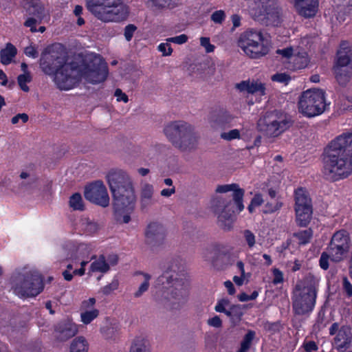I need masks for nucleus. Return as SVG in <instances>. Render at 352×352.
<instances>
[{
  "mask_svg": "<svg viewBox=\"0 0 352 352\" xmlns=\"http://www.w3.org/2000/svg\"><path fill=\"white\" fill-rule=\"evenodd\" d=\"M83 225L86 232L89 234L96 233L100 229V225L97 222L89 219H85Z\"/></svg>",
  "mask_w": 352,
  "mask_h": 352,
  "instance_id": "obj_43",
  "label": "nucleus"
},
{
  "mask_svg": "<svg viewBox=\"0 0 352 352\" xmlns=\"http://www.w3.org/2000/svg\"><path fill=\"white\" fill-rule=\"evenodd\" d=\"M76 248L71 242L64 243L58 251V258L61 260L75 259Z\"/></svg>",
  "mask_w": 352,
  "mask_h": 352,
  "instance_id": "obj_27",
  "label": "nucleus"
},
{
  "mask_svg": "<svg viewBox=\"0 0 352 352\" xmlns=\"http://www.w3.org/2000/svg\"><path fill=\"white\" fill-rule=\"evenodd\" d=\"M329 334L335 336L333 343L337 349L342 350L349 347L352 340L351 329L349 326H340L338 322H334L329 328Z\"/></svg>",
  "mask_w": 352,
  "mask_h": 352,
  "instance_id": "obj_19",
  "label": "nucleus"
},
{
  "mask_svg": "<svg viewBox=\"0 0 352 352\" xmlns=\"http://www.w3.org/2000/svg\"><path fill=\"white\" fill-rule=\"evenodd\" d=\"M238 46L251 58H260L269 52V48L263 43L261 31L248 30L243 32L238 40Z\"/></svg>",
  "mask_w": 352,
  "mask_h": 352,
  "instance_id": "obj_8",
  "label": "nucleus"
},
{
  "mask_svg": "<svg viewBox=\"0 0 352 352\" xmlns=\"http://www.w3.org/2000/svg\"><path fill=\"white\" fill-rule=\"evenodd\" d=\"M153 186L149 184H144L141 189L140 204L142 208H146L155 204L153 198Z\"/></svg>",
  "mask_w": 352,
  "mask_h": 352,
  "instance_id": "obj_25",
  "label": "nucleus"
},
{
  "mask_svg": "<svg viewBox=\"0 0 352 352\" xmlns=\"http://www.w3.org/2000/svg\"><path fill=\"white\" fill-rule=\"evenodd\" d=\"M158 50L160 51L164 56H170L173 52L170 44L168 43H161L158 46Z\"/></svg>",
  "mask_w": 352,
  "mask_h": 352,
  "instance_id": "obj_60",
  "label": "nucleus"
},
{
  "mask_svg": "<svg viewBox=\"0 0 352 352\" xmlns=\"http://www.w3.org/2000/svg\"><path fill=\"white\" fill-rule=\"evenodd\" d=\"M276 54L281 55L286 58H292L293 56V49L292 47H287L282 50H277Z\"/></svg>",
  "mask_w": 352,
  "mask_h": 352,
  "instance_id": "obj_63",
  "label": "nucleus"
},
{
  "mask_svg": "<svg viewBox=\"0 0 352 352\" xmlns=\"http://www.w3.org/2000/svg\"><path fill=\"white\" fill-rule=\"evenodd\" d=\"M289 117L278 111L267 113L258 121V130L267 136H278L291 126Z\"/></svg>",
  "mask_w": 352,
  "mask_h": 352,
  "instance_id": "obj_11",
  "label": "nucleus"
},
{
  "mask_svg": "<svg viewBox=\"0 0 352 352\" xmlns=\"http://www.w3.org/2000/svg\"><path fill=\"white\" fill-rule=\"evenodd\" d=\"M163 131L172 145L182 153H190L198 148L199 133L188 122L183 120L170 122Z\"/></svg>",
  "mask_w": 352,
  "mask_h": 352,
  "instance_id": "obj_5",
  "label": "nucleus"
},
{
  "mask_svg": "<svg viewBox=\"0 0 352 352\" xmlns=\"http://www.w3.org/2000/svg\"><path fill=\"white\" fill-rule=\"evenodd\" d=\"M108 75V67L99 56H94L86 60L82 71V76L89 82L97 84L104 81Z\"/></svg>",
  "mask_w": 352,
  "mask_h": 352,
  "instance_id": "obj_15",
  "label": "nucleus"
},
{
  "mask_svg": "<svg viewBox=\"0 0 352 352\" xmlns=\"http://www.w3.org/2000/svg\"><path fill=\"white\" fill-rule=\"evenodd\" d=\"M318 285V280L311 274L296 285L292 295V310L295 315H309L314 310Z\"/></svg>",
  "mask_w": 352,
  "mask_h": 352,
  "instance_id": "obj_6",
  "label": "nucleus"
},
{
  "mask_svg": "<svg viewBox=\"0 0 352 352\" xmlns=\"http://www.w3.org/2000/svg\"><path fill=\"white\" fill-rule=\"evenodd\" d=\"M109 265L103 255H100L91 264L90 269L92 272L106 273L109 270Z\"/></svg>",
  "mask_w": 352,
  "mask_h": 352,
  "instance_id": "obj_30",
  "label": "nucleus"
},
{
  "mask_svg": "<svg viewBox=\"0 0 352 352\" xmlns=\"http://www.w3.org/2000/svg\"><path fill=\"white\" fill-rule=\"evenodd\" d=\"M352 45L347 41H342L337 52L335 67H352Z\"/></svg>",
  "mask_w": 352,
  "mask_h": 352,
  "instance_id": "obj_22",
  "label": "nucleus"
},
{
  "mask_svg": "<svg viewBox=\"0 0 352 352\" xmlns=\"http://www.w3.org/2000/svg\"><path fill=\"white\" fill-rule=\"evenodd\" d=\"M69 64L66 52L60 45L47 48L40 59L41 68L47 75H53L57 70Z\"/></svg>",
  "mask_w": 352,
  "mask_h": 352,
  "instance_id": "obj_12",
  "label": "nucleus"
},
{
  "mask_svg": "<svg viewBox=\"0 0 352 352\" xmlns=\"http://www.w3.org/2000/svg\"><path fill=\"white\" fill-rule=\"evenodd\" d=\"M17 80L19 87L23 91H29V87L26 83L31 81V76L30 73L20 74L17 78Z\"/></svg>",
  "mask_w": 352,
  "mask_h": 352,
  "instance_id": "obj_41",
  "label": "nucleus"
},
{
  "mask_svg": "<svg viewBox=\"0 0 352 352\" xmlns=\"http://www.w3.org/2000/svg\"><path fill=\"white\" fill-rule=\"evenodd\" d=\"M342 288L348 297H352V284L346 276L342 278Z\"/></svg>",
  "mask_w": 352,
  "mask_h": 352,
  "instance_id": "obj_55",
  "label": "nucleus"
},
{
  "mask_svg": "<svg viewBox=\"0 0 352 352\" xmlns=\"http://www.w3.org/2000/svg\"><path fill=\"white\" fill-rule=\"evenodd\" d=\"M226 18V14L223 10H217L211 15V20L215 23L221 24Z\"/></svg>",
  "mask_w": 352,
  "mask_h": 352,
  "instance_id": "obj_52",
  "label": "nucleus"
},
{
  "mask_svg": "<svg viewBox=\"0 0 352 352\" xmlns=\"http://www.w3.org/2000/svg\"><path fill=\"white\" fill-rule=\"evenodd\" d=\"M230 303V302L228 299L222 298L217 302L214 307V310L220 313L222 311H226V307L229 306Z\"/></svg>",
  "mask_w": 352,
  "mask_h": 352,
  "instance_id": "obj_54",
  "label": "nucleus"
},
{
  "mask_svg": "<svg viewBox=\"0 0 352 352\" xmlns=\"http://www.w3.org/2000/svg\"><path fill=\"white\" fill-rule=\"evenodd\" d=\"M16 54V47L11 43L7 44L5 49L1 51V62L3 65H8L11 63L13 57Z\"/></svg>",
  "mask_w": 352,
  "mask_h": 352,
  "instance_id": "obj_29",
  "label": "nucleus"
},
{
  "mask_svg": "<svg viewBox=\"0 0 352 352\" xmlns=\"http://www.w3.org/2000/svg\"><path fill=\"white\" fill-rule=\"evenodd\" d=\"M69 205L74 210H84V204L81 195L78 192L73 194L69 198Z\"/></svg>",
  "mask_w": 352,
  "mask_h": 352,
  "instance_id": "obj_37",
  "label": "nucleus"
},
{
  "mask_svg": "<svg viewBox=\"0 0 352 352\" xmlns=\"http://www.w3.org/2000/svg\"><path fill=\"white\" fill-rule=\"evenodd\" d=\"M255 333L253 331H249L244 336L240 349L237 352H247L251 346L252 342L254 338Z\"/></svg>",
  "mask_w": 352,
  "mask_h": 352,
  "instance_id": "obj_38",
  "label": "nucleus"
},
{
  "mask_svg": "<svg viewBox=\"0 0 352 352\" xmlns=\"http://www.w3.org/2000/svg\"><path fill=\"white\" fill-rule=\"evenodd\" d=\"M36 23H37V19L30 17V18H28L25 21L24 25H25V26L30 28L31 32H36L37 31V30L36 28Z\"/></svg>",
  "mask_w": 352,
  "mask_h": 352,
  "instance_id": "obj_64",
  "label": "nucleus"
},
{
  "mask_svg": "<svg viewBox=\"0 0 352 352\" xmlns=\"http://www.w3.org/2000/svg\"><path fill=\"white\" fill-rule=\"evenodd\" d=\"M200 43L201 45L205 48L206 52L208 53L212 52L214 50V46L210 44V38L208 37H201Z\"/></svg>",
  "mask_w": 352,
  "mask_h": 352,
  "instance_id": "obj_56",
  "label": "nucleus"
},
{
  "mask_svg": "<svg viewBox=\"0 0 352 352\" xmlns=\"http://www.w3.org/2000/svg\"><path fill=\"white\" fill-rule=\"evenodd\" d=\"M29 117L27 113H18L11 119V122L13 124H16L19 122V120H21L23 123H26L28 121Z\"/></svg>",
  "mask_w": 352,
  "mask_h": 352,
  "instance_id": "obj_62",
  "label": "nucleus"
},
{
  "mask_svg": "<svg viewBox=\"0 0 352 352\" xmlns=\"http://www.w3.org/2000/svg\"><path fill=\"white\" fill-rule=\"evenodd\" d=\"M99 311L96 309L87 311L81 314V320L83 323L89 324L98 316Z\"/></svg>",
  "mask_w": 352,
  "mask_h": 352,
  "instance_id": "obj_44",
  "label": "nucleus"
},
{
  "mask_svg": "<svg viewBox=\"0 0 352 352\" xmlns=\"http://www.w3.org/2000/svg\"><path fill=\"white\" fill-rule=\"evenodd\" d=\"M273 275H274V279L272 280V283L274 285H277V284L283 283V272L280 270H278L277 268H274L273 270Z\"/></svg>",
  "mask_w": 352,
  "mask_h": 352,
  "instance_id": "obj_59",
  "label": "nucleus"
},
{
  "mask_svg": "<svg viewBox=\"0 0 352 352\" xmlns=\"http://www.w3.org/2000/svg\"><path fill=\"white\" fill-rule=\"evenodd\" d=\"M119 286V281L118 279H113L109 284L104 286L100 289L103 295L108 296L113 291L116 290Z\"/></svg>",
  "mask_w": 352,
  "mask_h": 352,
  "instance_id": "obj_45",
  "label": "nucleus"
},
{
  "mask_svg": "<svg viewBox=\"0 0 352 352\" xmlns=\"http://www.w3.org/2000/svg\"><path fill=\"white\" fill-rule=\"evenodd\" d=\"M130 352H151L148 341L142 338L134 340Z\"/></svg>",
  "mask_w": 352,
  "mask_h": 352,
  "instance_id": "obj_32",
  "label": "nucleus"
},
{
  "mask_svg": "<svg viewBox=\"0 0 352 352\" xmlns=\"http://www.w3.org/2000/svg\"><path fill=\"white\" fill-rule=\"evenodd\" d=\"M88 343L83 337H78L75 338L70 346V352H87Z\"/></svg>",
  "mask_w": 352,
  "mask_h": 352,
  "instance_id": "obj_31",
  "label": "nucleus"
},
{
  "mask_svg": "<svg viewBox=\"0 0 352 352\" xmlns=\"http://www.w3.org/2000/svg\"><path fill=\"white\" fill-rule=\"evenodd\" d=\"M326 107L324 92L321 89H311L304 91L298 101L299 111L308 118L320 115Z\"/></svg>",
  "mask_w": 352,
  "mask_h": 352,
  "instance_id": "obj_10",
  "label": "nucleus"
},
{
  "mask_svg": "<svg viewBox=\"0 0 352 352\" xmlns=\"http://www.w3.org/2000/svg\"><path fill=\"white\" fill-rule=\"evenodd\" d=\"M295 8L298 14L305 18L314 17L318 10L319 0H294Z\"/></svg>",
  "mask_w": 352,
  "mask_h": 352,
  "instance_id": "obj_21",
  "label": "nucleus"
},
{
  "mask_svg": "<svg viewBox=\"0 0 352 352\" xmlns=\"http://www.w3.org/2000/svg\"><path fill=\"white\" fill-rule=\"evenodd\" d=\"M133 209V207L130 210H124L120 211V212H116L114 210L115 214H116V219L117 221H118L120 223H129L131 220V217H130V215L128 214V212L132 210Z\"/></svg>",
  "mask_w": 352,
  "mask_h": 352,
  "instance_id": "obj_47",
  "label": "nucleus"
},
{
  "mask_svg": "<svg viewBox=\"0 0 352 352\" xmlns=\"http://www.w3.org/2000/svg\"><path fill=\"white\" fill-rule=\"evenodd\" d=\"M116 212L130 210L134 206L135 195L130 176L123 170H111L107 175Z\"/></svg>",
  "mask_w": 352,
  "mask_h": 352,
  "instance_id": "obj_4",
  "label": "nucleus"
},
{
  "mask_svg": "<svg viewBox=\"0 0 352 352\" xmlns=\"http://www.w3.org/2000/svg\"><path fill=\"white\" fill-rule=\"evenodd\" d=\"M333 261V257L331 256V253L329 251H326L322 253L320 258V266L322 269L326 270L329 268V260Z\"/></svg>",
  "mask_w": 352,
  "mask_h": 352,
  "instance_id": "obj_48",
  "label": "nucleus"
},
{
  "mask_svg": "<svg viewBox=\"0 0 352 352\" xmlns=\"http://www.w3.org/2000/svg\"><path fill=\"white\" fill-rule=\"evenodd\" d=\"M291 62L294 69H301L306 67L309 63L307 54L305 52H298L292 56Z\"/></svg>",
  "mask_w": 352,
  "mask_h": 352,
  "instance_id": "obj_28",
  "label": "nucleus"
},
{
  "mask_svg": "<svg viewBox=\"0 0 352 352\" xmlns=\"http://www.w3.org/2000/svg\"><path fill=\"white\" fill-rule=\"evenodd\" d=\"M218 193L232 192V200L230 196L220 195L215 197L212 201V208L217 216L218 223L224 230H230L235 221L234 204L239 212L243 210V198L244 190L240 188L236 184L218 186L215 190Z\"/></svg>",
  "mask_w": 352,
  "mask_h": 352,
  "instance_id": "obj_2",
  "label": "nucleus"
},
{
  "mask_svg": "<svg viewBox=\"0 0 352 352\" xmlns=\"http://www.w3.org/2000/svg\"><path fill=\"white\" fill-rule=\"evenodd\" d=\"M221 138L226 140H232L240 138V131L238 129H232L228 132H223L221 134Z\"/></svg>",
  "mask_w": 352,
  "mask_h": 352,
  "instance_id": "obj_50",
  "label": "nucleus"
},
{
  "mask_svg": "<svg viewBox=\"0 0 352 352\" xmlns=\"http://www.w3.org/2000/svg\"><path fill=\"white\" fill-rule=\"evenodd\" d=\"M163 288L168 290L169 300L184 304L188 297L189 283L183 273V267L178 258H172L166 264L163 274L157 279Z\"/></svg>",
  "mask_w": 352,
  "mask_h": 352,
  "instance_id": "obj_3",
  "label": "nucleus"
},
{
  "mask_svg": "<svg viewBox=\"0 0 352 352\" xmlns=\"http://www.w3.org/2000/svg\"><path fill=\"white\" fill-rule=\"evenodd\" d=\"M293 236L297 239L298 244L305 245L310 242L313 236V230L311 228L300 230L294 232Z\"/></svg>",
  "mask_w": 352,
  "mask_h": 352,
  "instance_id": "obj_33",
  "label": "nucleus"
},
{
  "mask_svg": "<svg viewBox=\"0 0 352 352\" xmlns=\"http://www.w3.org/2000/svg\"><path fill=\"white\" fill-rule=\"evenodd\" d=\"M85 197L92 203L102 207L109 204V197L107 190L102 181L98 180L85 187Z\"/></svg>",
  "mask_w": 352,
  "mask_h": 352,
  "instance_id": "obj_17",
  "label": "nucleus"
},
{
  "mask_svg": "<svg viewBox=\"0 0 352 352\" xmlns=\"http://www.w3.org/2000/svg\"><path fill=\"white\" fill-rule=\"evenodd\" d=\"M283 206V203L276 200L274 203L267 202L265 206L263 212L265 214H271L279 210Z\"/></svg>",
  "mask_w": 352,
  "mask_h": 352,
  "instance_id": "obj_46",
  "label": "nucleus"
},
{
  "mask_svg": "<svg viewBox=\"0 0 352 352\" xmlns=\"http://www.w3.org/2000/svg\"><path fill=\"white\" fill-rule=\"evenodd\" d=\"M251 14L258 19H265L274 25V10L271 0H249Z\"/></svg>",
  "mask_w": 352,
  "mask_h": 352,
  "instance_id": "obj_18",
  "label": "nucleus"
},
{
  "mask_svg": "<svg viewBox=\"0 0 352 352\" xmlns=\"http://www.w3.org/2000/svg\"><path fill=\"white\" fill-rule=\"evenodd\" d=\"M28 13L36 16L41 22L45 16L44 6L40 2H33L28 8Z\"/></svg>",
  "mask_w": 352,
  "mask_h": 352,
  "instance_id": "obj_35",
  "label": "nucleus"
},
{
  "mask_svg": "<svg viewBox=\"0 0 352 352\" xmlns=\"http://www.w3.org/2000/svg\"><path fill=\"white\" fill-rule=\"evenodd\" d=\"M351 246L349 233L345 230L336 231L331 236L327 250L331 253L333 262L339 263L346 258Z\"/></svg>",
  "mask_w": 352,
  "mask_h": 352,
  "instance_id": "obj_13",
  "label": "nucleus"
},
{
  "mask_svg": "<svg viewBox=\"0 0 352 352\" xmlns=\"http://www.w3.org/2000/svg\"><path fill=\"white\" fill-rule=\"evenodd\" d=\"M12 289L16 295L21 297L36 296L43 291V278L36 271L19 274L13 280Z\"/></svg>",
  "mask_w": 352,
  "mask_h": 352,
  "instance_id": "obj_9",
  "label": "nucleus"
},
{
  "mask_svg": "<svg viewBox=\"0 0 352 352\" xmlns=\"http://www.w3.org/2000/svg\"><path fill=\"white\" fill-rule=\"evenodd\" d=\"M136 30L137 27L133 24H129L124 28V35L127 41H130L131 40Z\"/></svg>",
  "mask_w": 352,
  "mask_h": 352,
  "instance_id": "obj_53",
  "label": "nucleus"
},
{
  "mask_svg": "<svg viewBox=\"0 0 352 352\" xmlns=\"http://www.w3.org/2000/svg\"><path fill=\"white\" fill-rule=\"evenodd\" d=\"M21 179L23 181L21 183V187L25 190L30 189L36 186L37 178L34 175L26 172H22L20 175Z\"/></svg>",
  "mask_w": 352,
  "mask_h": 352,
  "instance_id": "obj_34",
  "label": "nucleus"
},
{
  "mask_svg": "<svg viewBox=\"0 0 352 352\" xmlns=\"http://www.w3.org/2000/svg\"><path fill=\"white\" fill-rule=\"evenodd\" d=\"M244 239L250 248L254 246L256 243L255 235L250 230H245L243 232Z\"/></svg>",
  "mask_w": 352,
  "mask_h": 352,
  "instance_id": "obj_49",
  "label": "nucleus"
},
{
  "mask_svg": "<svg viewBox=\"0 0 352 352\" xmlns=\"http://www.w3.org/2000/svg\"><path fill=\"white\" fill-rule=\"evenodd\" d=\"M167 230L165 226L157 221L149 223L144 230V243L154 250L163 245L166 241Z\"/></svg>",
  "mask_w": 352,
  "mask_h": 352,
  "instance_id": "obj_16",
  "label": "nucleus"
},
{
  "mask_svg": "<svg viewBox=\"0 0 352 352\" xmlns=\"http://www.w3.org/2000/svg\"><path fill=\"white\" fill-rule=\"evenodd\" d=\"M87 8L104 23H120L129 14V7L121 0H87Z\"/></svg>",
  "mask_w": 352,
  "mask_h": 352,
  "instance_id": "obj_7",
  "label": "nucleus"
},
{
  "mask_svg": "<svg viewBox=\"0 0 352 352\" xmlns=\"http://www.w3.org/2000/svg\"><path fill=\"white\" fill-rule=\"evenodd\" d=\"M335 78L341 86H345L352 77V67H335L333 68Z\"/></svg>",
  "mask_w": 352,
  "mask_h": 352,
  "instance_id": "obj_26",
  "label": "nucleus"
},
{
  "mask_svg": "<svg viewBox=\"0 0 352 352\" xmlns=\"http://www.w3.org/2000/svg\"><path fill=\"white\" fill-rule=\"evenodd\" d=\"M76 69L74 64L69 63L54 73V81L60 89L69 90L74 87L77 82Z\"/></svg>",
  "mask_w": 352,
  "mask_h": 352,
  "instance_id": "obj_20",
  "label": "nucleus"
},
{
  "mask_svg": "<svg viewBox=\"0 0 352 352\" xmlns=\"http://www.w3.org/2000/svg\"><path fill=\"white\" fill-rule=\"evenodd\" d=\"M207 323L209 326L216 328H220L222 326V320L218 316H215L211 318H209Z\"/></svg>",
  "mask_w": 352,
  "mask_h": 352,
  "instance_id": "obj_61",
  "label": "nucleus"
},
{
  "mask_svg": "<svg viewBox=\"0 0 352 352\" xmlns=\"http://www.w3.org/2000/svg\"><path fill=\"white\" fill-rule=\"evenodd\" d=\"M329 320L325 316L324 313L320 311L318 314L317 320L314 325V331L319 332L324 329L329 323Z\"/></svg>",
  "mask_w": 352,
  "mask_h": 352,
  "instance_id": "obj_39",
  "label": "nucleus"
},
{
  "mask_svg": "<svg viewBox=\"0 0 352 352\" xmlns=\"http://www.w3.org/2000/svg\"><path fill=\"white\" fill-rule=\"evenodd\" d=\"M296 221L300 227H306L312 216V204L308 192L299 188L294 192Z\"/></svg>",
  "mask_w": 352,
  "mask_h": 352,
  "instance_id": "obj_14",
  "label": "nucleus"
},
{
  "mask_svg": "<svg viewBox=\"0 0 352 352\" xmlns=\"http://www.w3.org/2000/svg\"><path fill=\"white\" fill-rule=\"evenodd\" d=\"M78 332L76 326L70 322L58 323L54 330L55 338L60 342H65L74 337Z\"/></svg>",
  "mask_w": 352,
  "mask_h": 352,
  "instance_id": "obj_23",
  "label": "nucleus"
},
{
  "mask_svg": "<svg viewBox=\"0 0 352 352\" xmlns=\"http://www.w3.org/2000/svg\"><path fill=\"white\" fill-rule=\"evenodd\" d=\"M138 274L143 276L144 280L141 283L140 287H138V290L136 292H135L133 294V296L135 298H138L141 297L144 292L148 291L149 286H150L149 281L151 278V275L148 274L143 273V272H138Z\"/></svg>",
  "mask_w": 352,
  "mask_h": 352,
  "instance_id": "obj_36",
  "label": "nucleus"
},
{
  "mask_svg": "<svg viewBox=\"0 0 352 352\" xmlns=\"http://www.w3.org/2000/svg\"><path fill=\"white\" fill-rule=\"evenodd\" d=\"M235 87L241 92H247L251 94L258 93L261 95H264L265 90V85L258 80H243L236 84Z\"/></svg>",
  "mask_w": 352,
  "mask_h": 352,
  "instance_id": "obj_24",
  "label": "nucleus"
},
{
  "mask_svg": "<svg viewBox=\"0 0 352 352\" xmlns=\"http://www.w3.org/2000/svg\"><path fill=\"white\" fill-rule=\"evenodd\" d=\"M302 346L306 352L316 351L318 349L316 343L312 340L305 342Z\"/></svg>",
  "mask_w": 352,
  "mask_h": 352,
  "instance_id": "obj_58",
  "label": "nucleus"
},
{
  "mask_svg": "<svg viewBox=\"0 0 352 352\" xmlns=\"http://www.w3.org/2000/svg\"><path fill=\"white\" fill-rule=\"evenodd\" d=\"M324 176L336 182L352 173V133H345L333 140L324 150Z\"/></svg>",
  "mask_w": 352,
  "mask_h": 352,
  "instance_id": "obj_1",
  "label": "nucleus"
},
{
  "mask_svg": "<svg viewBox=\"0 0 352 352\" xmlns=\"http://www.w3.org/2000/svg\"><path fill=\"white\" fill-rule=\"evenodd\" d=\"M188 41V36L186 34H181L179 36L170 37L166 39L167 42L174 43L179 45L184 44Z\"/></svg>",
  "mask_w": 352,
  "mask_h": 352,
  "instance_id": "obj_57",
  "label": "nucleus"
},
{
  "mask_svg": "<svg viewBox=\"0 0 352 352\" xmlns=\"http://www.w3.org/2000/svg\"><path fill=\"white\" fill-rule=\"evenodd\" d=\"M273 81L287 84L291 80L290 76L285 73L276 74L272 76Z\"/></svg>",
  "mask_w": 352,
  "mask_h": 352,
  "instance_id": "obj_51",
  "label": "nucleus"
},
{
  "mask_svg": "<svg viewBox=\"0 0 352 352\" xmlns=\"http://www.w3.org/2000/svg\"><path fill=\"white\" fill-rule=\"evenodd\" d=\"M232 310V322L238 323L241 321L243 314L241 305H234L231 306Z\"/></svg>",
  "mask_w": 352,
  "mask_h": 352,
  "instance_id": "obj_42",
  "label": "nucleus"
},
{
  "mask_svg": "<svg viewBox=\"0 0 352 352\" xmlns=\"http://www.w3.org/2000/svg\"><path fill=\"white\" fill-rule=\"evenodd\" d=\"M101 333L107 339L113 338L118 333L119 329L117 326L107 324L101 328Z\"/></svg>",
  "mask_w": 352,
  "mask_h": 352,
  "instance_id": "obj_40",
  "label": "nucleus"
}]
</instances>
